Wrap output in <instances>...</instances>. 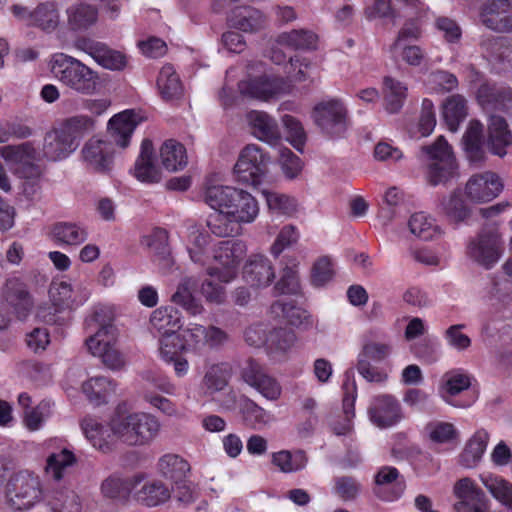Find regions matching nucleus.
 <instances>
[{"label":"nucleus","instance_id":"obj_1","mask_svg":"<svg viewBox=\"0 0 512 512\" xmlns=\"http://www.w3.org/2000/svg\"><path fill=\"white\" fill-rule=\"evenodd\" d=\"M202 199L213 210L206 225L217 237L240 235L242 225L252 224L260 214L256 197L242 188L208 183L203 189Z\"/></svg>","mask_w":512,"mask_h":512},{"label":"nucleus","instance_id":"obj_2","mask_svg":"<svg viewBox=\"0 0 512 512\" xmlns=\"http://www.w3.org/2000/svg\"><path fill=\"white\" fill-rule=\"evenodd\" d=\"M138 123L137 114L132 110L122 111L110 118L107 129L112 141L98 137L88 139L80 152L85 167L98 173L109 172L114 164V145L127 148Z\"/></svg>","mask_w":512,"mask_h":512},{"label":"nucleus","instance_id":"obj_3","mask_svg":"<svg viewBox=\"0 0 512 512\" xmlns=\"http://www.w3.org/2000/svg\"><path fill=\"white\" fill-rule=\"evenodd\" d=\"M53 77L73 92L91 96L99 92V74L79 59L65 53H55L49 61Z\"/></svg>","mask_w":512,"mask_h":512},{"label":"nucleus","instance_id":"obj_4","mask_svg":"<svg viewBox=\"0 0 512 512\" xmlns=\"http://www.w3.org/2000/svg\"><path fill=\"white\" fill-rule=\"evenodd\" d=\"M112 429L117 439L133 446L152 443L161 431V422L155 415L137 411L124 412L117 409L112 415Z\"/></svg>","mask_w":512,"mask_h":512},{"label":"nucleus","instance_id":"obj_5","mask_svg":"<svg viewBox=\"0 0 512 512\" xmlns=\"http://www.w3.org/2000/svg\"><path fill=\"white\" fill-rule=\"evenodd\" d=\"M108 312L106 308H98L94 311V320L100 325V328L87 338L85 345L90 354L100 358L108 368L116 370L123 367L125 361L117 347L118 332L111 323V316H108L107 322H105L104 317Z\"/></svg>","mask_w":512,"mask_h":512},{"label":"nucleus","instance_id":"obj_6","mask_svg":"<svg viewBox=\"0 0 512 512\" xmlns=\"http://www.w3.org/2000/svg\"><path fill=\"white\" fill-rule=\"evenodd\" d=\"M246 254L247 246L243 241L218 242L213 247L211 262L205 267L206 275L216 277L221 283L233 282Z\"/></svg>","mask_w":512,"mask_h":512},{"label":"nucleus","instance_id":"obj_7","mask_svg":"<svg viewBox=\"0 0 512 512\" xmlns=\"http://www.w3.org/2000/svg\"><path fill=\"white\" fill-rule=\"evenodd\" d=\"M89 295L81 283L53 281L49 288L52 307H40L37 315L46 323H56L55 313L76 309L88 300Z\"/></svg>","mask_w":512,"mask_h":512},{"label":"nucleus","instance_id":"obj_8","mask_svg":"<svg viewBox=\"0 0 512 512\" xmlns=\"http://www.w3.org/2000/svg\"><path fill=\"white\" fill-rule=\"evenodd\" d=\"M430 163L427 177L432 185L444 184L458 176V165L451 146L444 136H439L429 146L423 147Z\"/></svg>","mask_w":512,"mask_h":512},{"label":"nucleus","instance_id":"obj_9","mask_svg":"<svg viewBox=\"0 0 512 512\" xmlns=\"http://www.w3.org/2000/svg\"><path fill=\"white\" fill-rule=\"evenodd\" d=\"M504 241L497 227L483 228L467 245V254L475 263L491 269L501 259Z\"/></svg>","mask_w":512,"mask_h":512},{"label":"nucleus","instance_id":"obj_10","mask_svg":"<svg viewBox=\"0 0 512 512\" xmlns=\"http://www.w3.org/2000/svg\"><path fill=\"white\" fill-rule=\"evenodd\" d=\"M268 162L269 157L260 147L254 144L247 145L240 152L234 165V180L241 185L258 186L267 172Z\"/></svg>","mask_w":512,"mask_h":512},{"label":"nucleus","instance_id":"obj_11","mask_svg":"<svg viewBox=\"0 0 512 512\" xmlns=\"http://www.w3.org/2000/svg\"><path fill=\"white\" fill-rule=\"evenodd\" d=\"M159 392L167 395H175L176 386L166 376L147 373L143 378L140 391V396L144 402L166 416H177L179 413L177 405Z\"/></svg>","mask_w":512,"mask_h":512},{"label":"nucleus","instance_id":"obj_12","mask_svg":"<svg viewBox=\"0 0 512 512\" xmlns=\"http://www.w3.org/2000/svg\"><path fill=\"white\" fill-rule=\"evenodd\" d=\"M32 305L33 301L26 285L17 278L7 280L3 288V298L0 297V330L6 329L11 322L9 307L19 318H23Z\"/></svg>","mask_w":512,"mask_h":512},{"label":"nucleus","instance_id":"obj_13","mask_svg":"<svg viewBox=\"0 0 512 512\" xmlns=\"http://www.w3.org/2000/svg\"><path fill=\"white\" fill-rule=\"evenodd\" d=\"M315 124L325 134L341 136L348 128V111L342 100L330 98L317 103L312 113Z\"/></svg>","mask_w":512,"mask_h":512},{"label":"nucleus","instance_id":"obj_14","mask_svg":"<svg viewBox=\"0 0 512 512\" xmlns=\"http://www.w3.org/2000/svg\"><path fill=\"white\" fill-rule=\"evenodd\" d=\"M11 12L27 26L37 28L47 34L56 31L61 23L60 10L54 2L40 3L33 10L15 4L11 7Z\"/></svg>","mask_w":512,"mask_h":512},{"label":"nucleus","instance_id":"obj_15","mask_svg":"<svg viewBox=\"0 0 512 512\" xmlns=\"http://www.w3.org/2000/svg\"><path fill=\"white\" fill-rule=\"evenodd\" d=\"M0 156L22 178H34L40 173L36 162L41 160V154L32 142L3 146L0 148Z\"/></svg>","mask_w":512,"mask_h":512},{"label":"nucleus","instance_id":"obj_16","mask_svg":"<svg viewBox=\"0 0 512 512\" xmlns=\"http://www.w3.org/2000/svg\"><path fill=\"white\" fill-rule=\"evenodd\" d=\"M8 497L14 510H29L41 497L38 478L28 473L15 475L9 482Z\"/></svg>","mask_w":512,"mask_h":512},{"label":"nucleus","instance_id":"obj_17","mask_svg":"<svg viewBox=\"0 0 512 512\" xmlns=\"http://www.w3.org/2000/svg\"><path fill=\"white\" fill-rule=\"evenodd\" d=\"M453 494L456 512H483L488 510L489 500L474 480L464 477L455 482Z\"/></svg>","mask_w":512,"mask_h":512},{"label":"nucleus","instance_id":"obj_18","mask_svg":"<svg viewBox=\"0 0 512 512\" xmlns=\"http://www.w3.org/2000/svg\"><path fill=\"white\" fill-rule=\"evenodd\" d=\"M238 87L241 94L262 101L278 98L291 90V85L283 78L266 75L241 81Z\"/></svg>","mask_w":512,"mask_h":512},{"label":"nucleus","instance_id":"obj_19","mask_svg":"<svg viewBox=\"0 0 512 512\" xmlns=\"http://www.w3.org/2000/svg\"><path fill=\"white\" fill-rule=\"evenodd\" d=\"M479 20L492 31L512 32V0L485 1L479 10Z\"/></svg>","mask_w":512,"mask_h":512},{"label":"nucleus","instance_id":"obj_20","mask_svg":"<svg viewBox=\"0 0 512 512\" xmlns=\"http://www.w3.org/2000/svg\"><path fill=\"white\" fill-rule=\"evenodd\" d=\"M343 390V415L330 421V427L337 436L348 435L353 429L352 419L355 415L354 404L357 397V386L354 372L351 370L346 371L344 374Z\"/></svg>","mask_w":512,"mask_h":512},{"label":"nucleus","instance_id":"obj_21","mask_svg":"<svg viewBox=\"0 0 512 512\" xmlns=\"http://www.w3.org/2000/svg\"><path fill=\"white\" fill-rule=\"evenodd\" d=\"M244 381L264 398L276 401L281 397L282 387L279 382L269 376L263 367L254 360H249L242 373Z\"/></svg>","mask_w":512,"mask_h":512},{"label":"nucleus","instance_id":"obj_22","mask_svg":"<svg viewBox=\"0 0 512 512\" xmlns=\"http://www.w3.org/2000/svg\"><path fill=\"white\" fill-rule=\"evenodd\" d=\"M371 422L379 428L397 424L401 418V407L397 399L389 394L375 396L368 408Z\"/></svg>","mask_w":512,"mask_h":512},{"label":"nucleus","instance_id":"obj_23","mask_svg":"<svg viewBox=\"0 0 512 512\" xmlns=\"http://www.w3.org/2000/svg\"><path fill=\"white\" fill-rule=\"evenodd\" d=\"M503 189L500 178L493 172H484L472 176L466 184V195L474 202H488L499 195Z\"/></svg>","mask_w":512,"mask_h":512},{"label":"nucleus","instance_id":"obj_24","mask_svg":"<svg viewBox=\"0 0 512 512\" xmlns=\"http://www.w3.org/2000/svg\"><path fill=\"white\" fill-rule=\"evenodd\" d=\"M275 278L271 261L263 255H251L243 267V279L251 287L269 286Z\"/></svg>","mask_w":512,"mask_h":512},{"label":"nucleus","instance_id":"obj_25","mask_svg":"<svg viewBox=\"0 0 512 512\" xmlns=\"http://www.w3.org/2000/svg\"><path fill=\"white\" fill-rule=\"evenodd\" d=\"M483 55L498 71H505L512 65V44L504 37H485L480 43Z\"/></svg>","mask_w":512,"mask_h":512},{"label":"nucleus","instance_id":"obj_26","mask_svg":"<svg viewBox=\"0 0 512 512\" xmlns=\"http://www.w3.org/2000/svg\"><path fill=\"white\" fill-rule=\"evenodd\" d=\"M81 429L86 439L97 450L107 452L111 449L114 440L117 439L112 429V417L108 427L104 426L98 419L86 416L81 421Z\"/></svg>","mask_w":512,"mask_h":512},{"label":"nucleus","instance_id":"obj_27","mask_svg":"<svg viewBox=\"0 0 512 512\" xmlns=\"http://www.w3.org/2000/svg\"><path fill=\"white\" fill-rule=\"evenodd\" d=\"M211 242L210 235L196 225L188 228L187 252L194 264L205 268L211 262L213 250Z\"/></svg>","mask_w":512,"mask_h":512},{"label":"nucleus","instance_id":"obj_28","mask_svg":"<svg viewBox=\"0 0 512 512\" xmlns=\"http://www.w3.org/2000/svg\"><path fill=\"white\" fill-rule=\"evenodd\" d=\"M477 99L487 111L509 110L512 108V89L485 83L479 87Z\"/></svg>","mask_w":512,"mask_h":512},{"label":"nucleus","instance_id":"obj_29","mask_svg":"<svg viewBox=\"0 0 512 512\" xmlns=\"http://www.w3.org/2000/svg\"><path fill=\"white\" fill-rule=\"evenodd\" d=\"M77 147L73 141L68 139L58 127L46 133L40 152L41 159L49 161H61L69 157Z\"/></svg>","mask_w":512,"mask_h":512},{"label":"nucleus","instance_id":"obj_30","mask_svg":"<svg viewBox=\"0 0 512 512\" xmlns=\"http://www.w3.org/2000/svg\"><path fill=\"white\" fill-rule=\"evenodd\" d=\"M153 151L152 141L144 139L133 170L134 176L141 182L157 183L161 180V169L155 163Z\"/></svg>","mask_w":512,"mask_h":512},{"label":"nucleus","instance_id":"obj_31","mask_svg":"<svg viewBox=\"0 0 512 512\" xmlns=\"http://www.w3.org/2000/svg\"><path fill=\"white\" fill-rule=\"evenodd\" d=\"M252 134L259 140L274 145L280 139V130L276 120L263 111L253 110L247 114Z\"/></svg>","mask_w":512,"mask_h":512},{"label":"nucleus","instance_id":"obj_32","mask_svg":"<svg viewBox=\"0 0 512 512\" xmlns=\"http://www.w3.org/2000/svg\"><path fill=\"white\" fill-rule=\"evenodd\" d=\"M230 25L243 32L255 33L266 26V16L250 6L236 7L229 16Z\"/></svg>","mask_w":512,"mask_h":512},{"label":"nucleus","instance_id":"obj_33","mask_svg":"<svg viewBox=\"0 0 512 512\" xmlns=\"http://www.w3.org/2000/svg\"><path fill=\"white\" fill-rule=\"evenodd\" d=\"M50 237L62 246H79L87 240L88 231L81 223L61 221L51 226Z\"/></svg>","mask_w":512,"mask_h":512},{"label":"nucleus","instance_id":"obj_34","mask_svg":"<svg viewBox=\"0 0 512 512\" xmlns=\"http://www.w3.org/2000/svg\"><path fill=\"white\" fill-rule=\"evenodd\" d=\"M197 281L193 277H184L179 282L171 301L182 307L189 315L197 316L204 312L201 301L194 296Z\"/></svg>","mask_w":512,"mask_h":512},{"label":"nucleus","instance_id":"obj_35","mask_svg":"<svg viewBox=\"0 0 512 512\" xmlns=\"http://www.w3.org/2000/svg\"><path fill=\"white\" fill-rule=\"evenodd\" d=\"M143 480V474H137L127 479L113 474L102 481L100 491L102 496L107 499H126L131 490Z\"/></svg>","mask_w":512,"mask_h":512},{"label":"nucleus","instance_id":"obj_36","mask_svg":"<svg viewBox=\"0 0 512 512\" xmlns=\"http://www.w3.org/2000/svg\"><path fill=\"white\" fill-rule=\"evenodd\" d=\"M488 144L493 154L499 157L507 154L506 148L512 144V132L504 118L497 115L490 117Z\"/></svg>","mask_w":512,"mask_h":512},{"label":"nucleus","instance_id":"obj_37","mask_svg":"<svg viewBox=\"0 0 512 512\" xmlns=\"http://www.w3.org/2000/svg\"><path fill=\"white\" fill-rule=\"evenodd\" d=\"M117 384L105 376H94L82 384V391L90 403L99 406L107 403L116 393Z\"/></svg>","mask_w":512,"mask_h":512},{"label":"nucleus","instance_id":"obj_38","mask_svg":"<svg viewBox=\"0 0 512 512\" xmlns=\"http://www.w3.org/2000/svg\"><path fill=\"white\" fill-rule=\"evenodd\" d=\"M67 24L73 31H84L95 25L98 20L96 6L85 2L70 5L66 9Z\"/></svg>","mask_w":512,"mask_h":512},{"label":"nucleus","instance_id":"obj_39","mask_svg":"<svg viewBox=\"0 0 512 512\" xmlns=\"http://www.w3.org/2000/svg\"><path fill=\"white\" fill-rule=\"evenodd\" d=\"M159 158L162 166L170 172L180 171L188 163L185 146L174 139H168L162 143L159 148Z\"/></svg>","mask_w":512,"mask_h":512},{"label":"nucleus","instance_id":"obj_40","mask_svg":"<svg viewBox=\"0 0 512 512\" xmlns=\"http://www.w3.org/2000/svg\"><path fill=\"white\" fill-rule=\"evenodd\" d=\"M181 312L173 306H161L150 317L152 328L160 335L175 334L181 327Z\"/></svg>","mask_w":512,"mask_h":512},{"label":"nucleus","instance_id":"obj_41","mask_svg":"<svg viewBox=\"0 0 512 512\" xmlns=\"http://www.w3.org/2000/svg\"><path fill=\"white\" fill-rule=\"evenodd\" d=\"M239 411L244 422L253 429L269 427L276 421V417L271 411L264 409L249 398L241 399Z\"/></svg>","mask_w":512,"mask_h":512},{"label":"nucleus","instance_id":"obj_42","mask_svg":"<svg viewBox=\"0 0 512 512\" xmlns=\"http://www.w3.org/2000/svg\"><path fill=\"white\" fill-rule=\"evenodd\" d=\"M489 435L484 429L477 430L468 440L459 457V463L464 468H474L482 459L488 444Z\"/></svg>","mask_w":512,"mask_h":512},{"label":"nucleus","instance_id":"obj_43","mask_svg":"<svg viewBox=\"0 0 512 512\" xmlns=\"http://www.w3.org/2000/svg\"><path fill=\"white\" fill-rule=\"evenodd\" d=\"M408 88L405 83L391 76L383 79L385 110L390 114L398 113L407 98Z\"/></svg>","mask_w":512,"mask_h":512},{"label":"nucleus","instance_id":"obj_44","mask_svg":"<svg viewBox=\"0 0 512 512\" xmlns=\"http://www.w3.org/2000/svg\"><path fill=\"white\" fill-rule=\"evenodd\" d=\"M58 129L78 148L80 139L95 129V120L91 116L78 114L64 119Z\"/></svg>","mask_w":512,"mask_h":512},{"label":"nucleus","instance_id":"obj_45","mask_svg":"<svg viewBox=\"0 0 512 512\" xmlns=\"http://www.w3.org/2000/svg\"><path fill=\"white\" fill-rule=\"evenodd\" d=\"M136 501L146 507H156L171 498L170 489L161 481L153 480L145 483L134 494Z\"/></svg>","mask_w":512,"mask_h":512},{"label":"nucleus","instance_id":"obj_46","mask_svg":"<svg viewBox=\"0 0 512 512\" xmlns=\"http://www.w3.org/2000/svg\"><path fill=\"white\" fill-rule=\"evenodd\" d=\"M158 472L174 484L186 480L190 471L189 463L176 454H165L157 463Z\"/></svg>","mask_w":512,"mask_h":512},{"label":"nucleus","instance_id":"obj_47","mask_svg":"<svg viewBox=\"0 0 512 512\" xmlns=\"http://www.w3.org/2000/svg\"><path fill=\"white\" fill-rule=\"evenodd\" d=\"M84 51L105 69L120 70L125 67V56L101 43L90 44Z\"/></svg>","mask_w":512,"mask_h":512},{"label":"nucleus","instance_id":"obj_48","mask_svg":"<svg viewBox=\"0 0 512 512\" xmlns=\"http://www.w3.org/2000/svg\"><path fill=\"white\" fill-rule=\"evenodd\" d=\"M276 42L294 50H313L317 47L318 36L311 30L293 29L279 34Z\"/></svg>","mask_w":512,"mask_h":512},{"label":"nucleus","instance_id":"obj_49","mask_svg":"<svg viewBox=\"0 0 512 512\" xmlns=\"http://www.w3.org/2000/svg\"><path fill=\"white\" fill-rule=\"evenodd\" d=\"M467 116L466 100L461 95H452L442 104V117L451 132H456Z\"/></svg>","mask_w":512,"mask_h":512},{"label":"nucleus","instance_id":"obj_50","mask_svg":"<svg viewBox=\"0 0 512 512\" xmlns=\"http://www.w3.org/2000/svg\"><path fill=\"white\" fill-rule=\"evenodd\" d=\"M77 462L74 452L67 447H60L59 451L51 453L46 461V472L55 480H61L68 469Z\"/></svg>","mask_w":512,"mask_h":512},{"label":"nucleus","instance_id":"obj_51","mask_svg":"<svg viewBox=\"0 0 512 512\" xmlns=\"http://www.w3.org/2000/svg\"><path fill=\"white\" fill-rule=\"evenodd\" d=\"M272 464L283 473H294L304 469L308 459L303 450H281L271 455Z\"/></svg>","mask_w":512,"mask_h":512},{"label":"nucleus","instance_id":"obj_52","mask_svg":"<svg viewBox=\"0 0 512 512\" xmlns=\"http://www.w3.org/2000/svg\"><path fill=\"white\" fill-rule=\"evenodd\" d=\"M480 480L491 495L512 511V484L491 473H483Z\"/></svg>","mask_w":512,"mask_h":512},{"label":"nucleus","instance_id":"obj_53","mask_svg":"<svg viewBox=\"0 0 512 512\" xmlns=\"http://www.w3.org/2000/svg\"><path fill=\"white\" fill-rule=\"evenodd\" d=\"M157 88L165 100H171L182 94V84L174 67L170 64L164 65L157 78Z\"/></svg>","mask_w":512,"mask_h":512},{"label":"nucleus","instance_id":"obj_54","mask_svg":"<svg viewBox=\"0 0 512 512\" xmlns=\"http://www.w3.org/2000/svg\"><path fill=\"white\" fill-rule=\"evenodd\" d=\"M471 385V377L463 370H451L444 374L443 385L441 387V395L444 400L454 406H459L448 400V396H455L464 390H467ZM464 407L465 405H460Z\"/></svg>","mask_w":512,"mask_h":512},{"label":"nucleus","instance_id":"obj_55","mask_svg":"<svg viewBox=\"0 0 512 512\" xmlns=\"http://www.w3.org/2000/svg\"><path fill=\"white\" fill-rule=\"evenodd\" d=\"M230 379V369L227 364H213L208 367L203 377V386L209 395L225 391Z\"/></svg>","mask_w":512,"mask_h":512},{"label":"nucleus","instance_id":"obj_56","mask_svg":"<svg viewBox=\"0 0 512 512\" xmlns=\"http://www.w3.org/2000/svg\"><path fill=\"white\" fill-rule=\"evenodd\" d=\"M439 209L450 223L456 225L464 222L470 216V210L458 192L444 197L439 204Z\"/></svg>","mask_w":512,"mask_h":512},{"label":"nucleus","instance_id":"obj_57","mask_svg":"<svg viewBox=\"0 0 512 512\" xmlns=\"http://www.w3.org/2000/svg\"><path fill=\"white\" fill-rule=\"evenodd\" d=\"M271 312L278 318H282L292 326L301 327L310 324L307 311L300 307L288 303L284 300H278L271 306Z\"/></svg>","mask_w":512,"mask_h":512},{"label":"nucleus","instance_id":"obj_58","mask_svg":"<svg viewBox=\"0 0 512 512\" xmlns=\"http://www.w3.org/2000/svg\"><path fill=\"white\" fill-rule=\"evenodd\" d=\"M45 509L47 512H81L82 504L75 491L66 489L57 491Z\"/></svg>","mask_w":512,"mask_h":512},{"label":"nucleus","instance_id":"obj_59","mask_svg":"<svg viewBox=\"0 0 512 512\" xmlns=\"http://www.w3.org/2000/svg\"><path fill=\"white\" fill-rule=\"evenodd\" d=\"M425 431L429 440L435 444H452L457 442L459 437L456 427L445 421H431L426 425Z\"/></svg>","mask_w":512,"mask_h":512},{"label":"nucleus","instance_id":"obj_60","mask_svg":"<svg viewBox=\"0 0 512 512\" xmlns=\"http://www.w3.org/2000/svg\"><path fill=\"white\" fill-rule=\"evenodd\" d=\"M408 226L413 235L423 240H431L441 234V229L434 219L422 212L412 215Z\"/></svg>","mask_w":512,"mask_h":512},{"label":"nucleus","instance_id":"obj_61","mask_svg":"<svg viewBox=\"0 0 512 512\" xmlns=\"http://www.w3.org/2000/svg\"><path fill=\"white\" fill-rule=\"evenodd\" d=\"M264 196L268 209L273 214L291 217L297 211V201L289 195L265 191Z\"/></svg>","mask_w":512,"mask_h":512},{"label":"nucleus","instance_id":"obj_62","mask_svg":"<svg viewBox=\"0 0 512 512\" xmlns=\"http://www.w3.org/2000/svg\"><path fill=\"white\" fill-rule=\"evenodd\" d=\"M390 53L395 60H401L405 64L418 67L426 60V53L419 45L392 44Z\"/></svg>","mask_w":512,"mask_h":512},{"label":"nucleus","instance_id":"obj_63","mask_svg":"<svg viewBox=\"0 0 512 512\" xmlns=\"http://www.w3.org/2000/svg\"><path fill=\"white\" fill-rule=\"evenodd\" d=\"M167 234L162 229H156L149 235L143 237L142 243L147 247L151 248L154 252L160 255L159 257V265L162 264L161 268L166 272L172 266V259L170 258L167 248L166 242Z\"/></svg>","mask_w":512,"mask_h":512},{"label":"nucleus","instance_id":"obj_64","mask_svg":"<svg viewBox=\"0 0 512 512\" xmlns=\"http://www.w3.org/2000/svg\"><path fill=\"white\" fill-rule=\"evenodd\" d=\"M182 347L186 351L199 352L205 347V326L188 323L180 333Z\"/></svg>","mask_w":512,"mask_h":512}]
</instances>
